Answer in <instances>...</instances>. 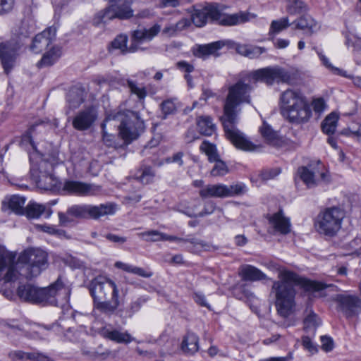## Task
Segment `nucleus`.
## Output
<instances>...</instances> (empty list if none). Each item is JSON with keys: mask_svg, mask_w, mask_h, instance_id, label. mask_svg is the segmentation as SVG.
<instances>
[{"mask_svg": "<svg viewBox=\"0 0 361 361\" xmlns=\"http://www.w3.org/2000/svg\"><path fill=\"white\" fill-rule=\"evenodd\" d=\"M293 80V75L284 68L279 66H267L245 74L228 87V93L224 101L223 115L220 120L226 138L237 149L253 151L256 148L236 127L241 112V105L251 103L252 84L257 82H264L267 85H272L275 82L290 84Z\"/></svg>", "mask_w": 361, "mask_h": 361, "instance_id": "obj_1", "label": "nucleus"}, {"mask_svg": "<svg viewBox=\"0 0 361 361\" xmlns=\"http://www.w3.org/2000/svg\"><path fill=\"white\" fill-rule=\"evenodd\" d=\"M16 253L0 245V292L6 293L20 274L27 279L37 276L48 267L47 253L38 248L23 252L16 262Z\"/></svg>", "mask_w": 361, "mask_h": 361, "instance_id": "obj_2", "label": "nucleus"}, {"mask_svg": "<svg viewBox=\"0 0 361 361\" xmlns=\"http://www.w3.org/2000/svg\"><path fill=\"white\" fill-rule=\"evenodd\" d=\"M279 281H274L271 291L275 295L276 307L278 313L283 317L289 316L295 307V290L293 285L300 286L307 291H319L333 286L324 283L311 281L300 276L294 271L280 270Z\"/></svg>", "mask_w": 361, "mask_h": 361, "instance_id": "obj_3", "label": "nucleus"}, {"mask_svg": "<svg viewBox=\"0 0 361 361\" xmlns=\"http://www.w3.org/2000/svg\"><path fill=\"white\" fill-rule=\"evenodd\" d=\"M71 288L62 276L47 288H39L30 283L18 286L17 294L20 300L32 304L63 307L69 300Z\"/></svg>", "mask_w": 361, "mask_h": 361, "instance_id": "obj_4", "label": "nucleus"}, {"mask_svg": "<svg viewBox=\"0 0 361 361\" xmlns=\"http://www.w3.org/2000/svg\"><path fill=\"white\" fill-rule=\"evenodd\" d=\"M107 126L117 127L121 138L125 142L129 143L137 137L138 131L143 128L144 123L137 112L131 111H118L108 115L102 124L103 142L107 147L117 148L118 145L116 143L115 136L106 131Z\"/></svg>", "mask_w": 361, "mask_h": 361, "instance_id": "obj_5", "label": "nucleus"}, {"mask_svg": "<svg viewBox=\"0 0 361 361\" xmlns=\"http://www.w3.org/2000/svg\"><path fill=\"white\" fill-rule=\"evenodd\" d=\"M88 290L94 307L102 313L112 314L120 306L119 290L111 279L99 275L91 280Z\"/></svg>", "mask_w": 361, "mask_h": 361, "instance_id": "obj_6", "label": "nucleus"}, {"mask_svg": "<svg viewBox=\"0 0 361 361\" xmlns=\"http://www.w3.org/2000/svg\"><path fill=\"white\" fill-rule=\"evenodd\" d=\"M279 100L281 114L288 122L305 123L311 118V106L300 91L287 89L281 94Z\"/></svg>", "mask_w": 361, "mask_h": 361, "instance_id": "obj_7", "label": "nucleus"}, {"mask_svg": "<svg viewBox=\"0 0 361 361\" xmlns=\"http://www.w3.org/2000/svg\"><path fill=\"white\" fill-rule=\"evenodd\" d=\"M116 212V204L113 203L93 205L88 204H73L69 207L66 212L58 213L59 224L68 226L75 219H98L106 215H113Z\"/></svg>", "mask_w": 361, "mask_h": 361, "instance_id": "obj_8", "label": "nucleus"}, {"mask_svg": "<svg viewBox=\"0 0 361 361\" xmlns=\"http://www.w3.org/2000/svg\"><path fill=\"white\" fill-rule=\"evenodd\" d=\"M161 31V25L154 24L149 29L143 28L135 30L133 32L131 38L132 44L129 48L127 47L128 36L121 34L118 35L111 43V49H118L121 54L135 52L141 49L138 44L144 41H151Z\"/></svg>", "mask_w": 361, "mask_h": 361, "instance_id": "obj_9", "label": "nucleus"}, {"mask_svg": "<svg viewBox=\"0 0 361 361\" xmlns=\"http://www.w3.org/2000/svg\"><path fill=\"white\" fill-rule=\"evenodd\" d=\"M30 176L32 180L45 190H51L56 185L57 180L52 174L54 166L52 164L42 157V154L30 153Z\"/></svg>", "mask_w": 361, "mask_h": 361, "instance_id": "obj_10", "label": "nucleus"}, {"mask_svg": "<svg viewBox=\"0 0 361 361\" xmlns=\"http://www.w3.org/2000/svg\"><path fill=\"white\" fill-rule=\"evenodd\" d=\"M343 217V212L340 208H326L317 216L315 228L319 233L334 236L341 229Z\"/></svg>", "mask_w": 361, "mask_h": 361, "instance_id": "obj_11", "label": "nucleus"}, {"mask_svg": "<svg viewBox=\"0 0 361 361\" xmlns=\"http://www.w3.org/2000/svg\"><path fill=\"white\" fill-rule=\"evenodd\" d=\"M247 191L243 183L227 185L223 183L208 184L199 191V196L202 200L210 198H226L239 196Z\"/></svg>", "mask_w": 361, "mask_h": 361, "instance_id": "obj_12", "label": "nucleus"}, {"mask_svg": "<svg viewBox=\"0 0 361 361\" xmlns=\"http://www.w3.org/2000/svg\"><path fill=\"white\" fill-rule=\"evenodd\" d=\"M298 174L309 188L316 187L322 183H327L330 181V175L320 161L310 164L307 166L299 167Z\"/></svg>", "mask_w": 361, "mask_h": 361, "instance_id": "obj_13", "label": "nucleus"}, {"mask_svg": "<svg viewBox=\"0 0 361 361\" xmlns=\"http://www.w3.org/2000/svg\"><path fill=\"white\" fill-rule=\"evenodd\" d=\"M23 45L22 37H19V39L13 38L10 41L0 42V60L6 74H8L16 66Z\"/></svg>", "mask_w": 361, "mask_h": 361, "instance_id": "obj_14", "label": "nucleus"}, {"mask_svg": "<svg viewBox=\"0 0 361 361\" xmlns=\"http://www.w3.org/2000/svg\"><path fill=\"white\" fill-rule=\"evenodd\" d=\"M227 7L224 5L216 4L214 11L215 22L223 26H234L240 25L251 19H254L257 16L249 12L240 11L233 14L224 13V11Z\"/></svg>", "mask_w": 361, "mask_h": 361, "instance_id": "obj_15", "label": "nucleus"}, {"mask_svg": "<svg viewBox=\"0 0 361 361\" xmlns=\"http://www.w3.org/2000/svg\"><path fill=\"white\" fill-rule=\"evenodd\" d=\"M335 301L338 304V310L347 319L357 317L361 313V299L355 295L338 294Z\"/></svg>", "mask_w": 361, "mask_h": 361, "instance_id": "obj_16", "label": "nucleus"}, {"mask_svg": "<svg viewBox=\"0 0 361 361\" xmlns=\"http://www.w3.org/2000/svg\"><path fill=\"white\" fill-rule=\"evenodd\" d=\"M97 117L98 112L97 108L90 105L80 110L74 116L72 120V126L77 130H87L94 125Z\"/></svg>", "mask_w": 361, "mask_h": 361, "instance_id": "obj_17", "label": "nucleus"}, {"mask_svg": "<svg viewBox=\"0 0 361 361\" xmlns=\"http://www.w3.org/2000/svg\"><path fill=\"white\" fill-rule=\"evenodd\" d=\"M63 191L68 195L77 196H94L101 192V187L77 180H66Z\"/></svg>", "mask_w": 361, "mask_h": 361, "instance_id": "obj_18", "label": "nucleus"}, {"mask_svg": "<svg viewBox=\"0 0 361 361\" xmlns=\"http://www.w3.org/2000/svg\"><path fill=\"white\" fill-rule=\"evenodd\" d=\"M233 44V41L231 39H224L213 42L209 44L197 45L193 48V54L202 59H208L210 56L217 57L220 55L219 51L224 47L230 48V45Z\"/></svg>", "mask_w": 361, "mask_h": 361, "instance_id": "obj_19", "label": "nucleus"}, {"mask_svg": "<svg viewBox=\"0 0 361 361\" xmlns=\"http://www.w3.org/2000/svg\"><path fill=\"white\" fill-rule=\"evenodd\" d=\"M56 27L51 26L35 35L30 46V50L38 54L46 49L56 39Z\"/></svg>", "mask_w": 361, "mask_h": 361, "instance_id": "obj_20", "label": "nucleus"}, {"mask_svg": "<svg viewBox=\"0 0 361 361\" xmlns=\"http://www.w3.org/2000/svg\"><path fill=\"white\" fill-rule=\"evenodd\" d=\"M268 220L274 234L286 235L290 232V219L283 215L281 209L271 215Z\"/></svg>", "mask_w": 361, "mask_h": 361, "instance_id": "obj_21", "label": "nucleus"}, {"mask_svg": "<svg viewBox=\"0 0 361 361\" xmlns=\"http://www.w3.org/2000/svg\"><path fill=\"white\" fill-rule=\"evenodd\" d=\"M99 333L104 338L117 343L128 344L134 341V338L128 331H122L111 325L102 328Z\"/></svg>", "mask_w": 361, "mask_h": 361, "instance_id": "obj_22", "label": "nucleus"}, {"mask_svg": "<svg viewBox=\"0 0 361 361\" xmlns=\"http://www.w3.org/2000/svg\"><path fill=\"white\" fill-rule=\"evenodd\" d=\"M216 4H209L200 10H195V13L191 16L190 22L197 27L204 26L209 18L212 21H215V15L214 14L216 10Z\"/></svg>", "mask_w": 361, "mask_h": 361, "instance_id": "obj_23", "label": "nucleus"}, {"mask_svg": "<svg viewBox=\"0 0 361 361\" xmlns=\"http://www.w3.org/2000/svg\"><path fill=\"white\" fill-rule=\"evenodd\" d=\"M230 48L235 49L238 54L247 57L250 59H257L260 55L267 51V49L263 47L247 44H238L234 41L233 44L230 45Z\"/></svg>", "mask_w": 361, "mask_h": 361, "instance_id": "obj_24", "label": "nucleus"}, {"mask_svg": "<svg viewBox=\"0 0 361 361\" xmlns=\"http://www.w3.org/2000/svg\"><path fill=\"white\" fill-rule=\"evenodd\" d=\"M238 275L244 281H259L269 279L264 272L250 264L240 266L238 270Z\"/></svg>", "mask_w": 361, "mask_h": 361, "instance_id": "obj_25", "label": "nucleus"}, {"mask_svg": "<svg viewBox=\"0 0 361 361\" xmlns=\"http://www.w3.org/2000/svg\"><path fill=\"white\" fill-rule=\"evenodd\" d=\"M85 90L82 87L71 88L66 96L68 107L70 109L78 108L85 102Z\"/></svg>", "mask_w": 361, "mask_h": 361, "instance_id": "obj_26", "label": "nucleus"}, {"mask_svg": "<svg viewBox=\"0 0 361 361\" xmlns=\"http://www.w3.org/2000/svg\"><path fill=\"white\" fill-rule=\"evenodd\" d=\"M109 3L116 11L118 18L128 19L133 16V0H110Z\"/></svg>", "mask_w": 361, "mask_h": 361, "instance_id": "obj_27", "label": "nucleus"}, {"mask_svg": "<svg viewBox=\"0 0 361 361\" xmlns=\"http://www.w3.org/2000/svg\"><path fill=\"white\" fill-rule=\"evenodd\" d=\"M61 55V47L54 46L43 54L42 59L37 62V66L39 68L51 66L60 59Z\"/></svg>", "mask_w": 361, "mask_h": 361, "instance_id": "obj_28", "label": "nucleus"}, {"mask_svg": "<svg viewBox=\"0 0 361 361\" xmlns=\"http://www.w3.org/2000/svg\"><path fill=\"white\" fill-rule=\"evenodd\" d=\"M181 350L184 354L192 355L199 350V338L192 332H188L181 343Z\"/></svg>", "mask_w": 361, "mask_h": 361, "instance_id": "obj_29", "label": "nucleus"}, {"mask_svg": "<svg viewBox=\"0 0 361 361\" xmlns=\"http://www.w3.org/2000/svg\"><path fill=\"white\" fill-rule=\"evenodd\" d=\"M294 30H307L310 35L317 27L315 20L308 14L304 13L291 23Z\"/></svg>", "mask_w": 361, "mask_h": 361, "instance_id": "obj_30", "label": "nucleus"}, {"mask_svg": "<svg viewBox=\"0 0 361 361\" xmlns=\"http://www.w3.org/2000/svg\"><path fill=\"white\" fill-rule=\"evenodd\" d=\"M196 123L200 133L205 136H211L216 130V125L209 116H198Z\"/></svg>", "mask_w": 361, "mask_h": 361, "instance_id": "obj_31", "label": "nucleus"}, {"mask_svg": "<svg viewBox=\"0 0 361 361\" xmlns=\"http://www.w3.org/2000/svg\"><path fill=\"white\" fill-rule=\"evenodd\" d=\"M43 213H45V217L49 218L52 214V210L46 206L37 203H30L25 207V214L28 219H38Z\"/></svg>", "mask_w": 361, "mask_h": 361, "instance_id": "obj_32", "label": "nucleus"}, {"mask_svg": "<svg viewBox=\"0 0 361 361\" xmlns=\"http://www.w3.org/2000/svg\"><path fill=\"white\" fill-rule=\"evenodd\" d=\"M155 176V171L148 165L142 164L135 174V178L142 184H149Z\"/></svg>", "mask_w": 361, "mask_h": 361, "instance_id": "obj_33", "label": "nucleus"}, {"mask_svg": "<svg viewBox=\"0 0 361 361\" xmlns=\"http://www.w3.org/2000/svg\"><path fill=\"white\" fill-rule=\"evenodd\" d=\"M46 123L47 122L43 120H38L34 124L30 126L27 130L22 135L20 145L24 147H26L27 145H29L33 149V152L32 153L38 152L36 145L33 141L32 135L35 133V129L38 126Z\"/></svg>", "mask_w": 361, "mask_h": 361, "instance_id": "obj_34", "label": "nucleus"}, {"mask_svg": "<svg viewBox=\"0 0 361 361\" xmlns=\"http://www.w3.org/2000/svg\"><path fill=\"white\" fill-rule=\"evenodd\" d=\"M115 267L126 272L132 273L143 278H150L153 275L152 271H151L148 268L144 269L129 264L123 263L122 262H116Z\"/></svg>", "mask_w": 361, "mask_h": 361, "instance_id": "obj_35", "label": "nucleus"}, {"mask_svg": "<svg viewBox=\"0 0 361 361\" xmlns=\"http://www.w3.org/2000/svg\"><path fill=\"white\" fill-rule=\"evenodd\" d=\"M305 312L307 315L305 317L303 320L304 329L307 332H314L316 329L321 324V320L318 315L314 313L311 308L307 307Z\"/></svg>", "mask_w": 361, "mask_h": 361, "instance_id": "obj_36", "label": "nucleus"}, {"mask_svg": "<svg viewBox=\"0 0 361 361\" xmlns=\"http://www.w3.org/2000/svg\"><path fill=\"white\" fill-rule=\"evenodd\" d=\"M12 355L14 358L20 360H30L35 361H55L49 357L39 352L25 353L21 350H17L14 351L12 353Z\"/></svg>", "mask_w": 361, "mask_h": 361, "instance_id": "obj_37", "label": "nucleus"}, {"mask_svg": "<svg viewBox=\"0 0 361 361\" xmlns=\"http://www.w3.org/2000/svg\"><path fill=\"white\" fill-rule=\"evenodd\" d=\"M114 18H118L117 13L115 9L112 7V5H110L104 8L99 11L94 16L93 19V23L94 25H99L100 23H106V22L113 20Z\"/></svg>", "mask_w": 361, "mask_h": 361, "instance_id": "obj_38", "label": "nucleus"}, {"mask_svg": "<svg viewBox=\"0 0 361 361\" xmlns=\"http://www.w3.org/2000/svg\"><path fill=\"white\" fill-rule=\"evenodd\" d=\"M307 10V6L300 0H289L287 1L286 11L291 16L302 15Z\"/></svg>", "mask_w": 361, "mask_h": 361, "instance_id": "obj_39", "label": "nucleus"}, {"mask_svg": "<svg viewBox=\"0 0 361 361\" xmlns=\"http://www.w3.org/2000/svg\"><path fill=\"white\" fill-rule=\"evenodd\" d=\"M338 116L336 113H331L322 123V130L327 135L334 134L337 126Z\"/></svg>", "mask_w": 361, "mask_h": 361, "instance_id": "obj_40", "label": "nucleus"}, {"mask_svg": "<svg viewBox=\"0 0 361 361\" xmlns=\"http://www.w3.org/2000/svg\"><path fill=\"white\" fill-rule=\"evenodd\" d=\"M200 150L207 156L209 162H213L220 158L216 146L207 140H204L202 142Z\"/></svg>", "mask_w": 361, "mask_h": 361, "instance_id": "obj_41", "label": "nucleus"}, {"mask_svg": "<svg viewBox=\"0 0 361 361\" xmlns=\"http://www.w3.org/2000/svg\"><path fill=\"white\" fill-rule=\"evenodd\" d=\"M292 24L289 22L288 17H283L281 18L274 20L271 21L269 27V35H276L283 30H286Z\"/></svg>", "mask_w": 361, "mask_h": 361, "instance_id": "obj_42", "label": "nucleus"}, {"mask_svg": "<svg viewBox=\"0 0 361 361\" xmlns=\"http://www.w3.org/2000/svg\"><path fill=\"white\" fill-rule=\"evenodd\" d=\"M126 82L130 93L135 94L141 104L144 105L145 99L147 95V88L144 86L138 87L136 82L132 80H127Z\"/></svg>", "mask_w": 361, "mask_h": 361, "instance_id": "obj_43", "label": "nucleus"}, {"mask_svg": "<svg viewBox=\"0 0 361 361\" xmlns=\"http://www.w3.org/2000/svg\"><path fill=\"white\" fill-rule=\"evenodd\" d=\"M212 163L214 164L210 171V175L212 177H222L229 172L228 166L221 158L217 159Z\"/></svg>", "mask_w": 361, "mask_h": 361, "instance_id": "obj_44", "label": "nucleus"}, {"mask_svg": "<svg viewBox=\"0 0 361 361\" xmlns=\"http://www.w3.org/2000/svg\"><path fill=\"white\" fill-rule=\"evenodd\" d=\"M25 203V197L19 195H13L9 200L8 207L16 214H23L24 213Z\"/></svg>", "mask_w": 361, "mask_h": 361, "instance_id": "obj_45", "label": "nucleus"}, {"mask_svg": "<svg viewBox=\"0 0 361 361\" xmlns=\"http://www.w3.org/2000/svg\"><path fill=\"white\" fill-rule=\"evenodd\" d=\"M341 134L359 140L361 138V125L353 123L348 128L343 130Z\"/></svg>", "mask_w": 361, "mask_h": 361, "instance_id": "obj_46", "label": "nucleus"}, {"mask_svg": "<svg viewBox=\"0 0 361 361\" xmlns=\"http://www.w3.org/2000/svg\"><path fill=\"white\" fill-rule=\"evenodd\" d=\"M260 133L262 137L269 142H272L277 138L276 133L272 130L270 126L264 123L260 128Z\"/></svg>", "mask_w": 361, "mask_h": 361, "instance_id": "obj_47", "label": "nucleus"}, {"mask_svg": "<svg viewBox=\"0 0 361 361\" xmlns=\"http://www.w3.org/2000/svg\"><path fill=\"white\" fill-rule=\"evenodd\" d=\"M184 153L183 152H178L173 154L171 156L165 158L161 164H171L174 163L178 164L179 167H183L184 166L183 157Z\"/></svg>", "mask_w": 361, "mask_h": 361, "instance_id": "obj_48", "label": "nucleus"}, {"mask_svg": "<svg viewBox=\"0 0 361 361\" xmlns=\"http://www.w3.org/2000/svg\"><path fill=\"white\" fill-rule=\"evenodd\" d=\"M160 108L162 114H164V118H165L168 115L172 114L176 112V106L171 99H167L161 102L160 104Z\"/></svg>", "mask_w": 361, "mask_h": 361, "instance_id": "obj_49", "label": "nucleus"}, {"mask_svg": "<svg viewBox=\"0 0 361 361\" xmlns=\"http://www.w3.org/2000/svg\"><path fill=\"white\" fill-rule=\"evenodd\" d=\"M216 203L213 200H206L204 202L202 210L196 214V217H203L207 215L212 214L216 209Z\"/></svg>", "mask_w": 361, "mask_h": 361, "instance_id": "obj_50", "label": "nucleus"}, {"mask_svg": "<svg viewBox=\"0 0 361 361\" xmlns=\"http://www.w3.org/2000/svg\"><path fill=\"white\" fill-rule=\"evenodd\" d=\"M90 319L91 316L90 314H84L77 312L72 313V319L78 324L80 326L85 327L86 324Z\"/></svg>", "mask_w": 361, "mask_h": 361, "instance_id": "obj_51", "label": "nucleus"}, {"mask_svg": "<svg viewBox=\"0 0 361 361\" xmlns=\"http://www.w3.org/2000/svg\"><path fill=\"white\" fill-rule=\"evenodd\" d=\"M317 54L319 57V59L322 61L323 65L326 66L327 68L331 70L334 73L343 75V71L342 70L339 69L338 68H336L333 66V65L330 63L329 59L324 55L321 51H317Z\"/></svg>", "mask_w": 361, "mask_h": 361, "instance_id": "obj_52", "label": "nucleus"}, {"mask_svg": "<svg viewBox=\"0 0 361 361\" xmlns=\"http://www.w3.org/2000/svg\"><path fill=\"white\" fill-rule=\"evenodd\" d=\"M15 0H0V16L9 13L13 8Z\"/></svg>", "mask_w": 361, "mask_h": 361, "instance_id": "obj_53", "label": "nucleus"}, {"mask_svg": "<svg viewBox=\"0 0 361 361\" xmlns=\"http://www.w3.org/2000/svg\"><path fill=\"white\" fill-rule=\"evenodd\" d=\"M161 235H163V233L155 230L140 233V235L142 237H148V238H145L146 240H150L153 242L162 240Z\"/></svg>", "mask_w": 361, "mask_h": 361, "instance_id": "obj_54", "label": "nucleus"}, {"mask_svg": "<svg viewBox=\"0 0 361 361\" xmlns=\"http://www.w3.org/2000/svg\"><path fill=\"white\" fill-rule=\"evenodd\" d=\"M146 302V299L143 298H138L135 300L132 301L128 307V311L130 312V316L134 313L138 312L142 305Z\"/></svg>", "mask_w": 361, "mask_h": 361, "instance_id": "obj_55", "label": "nucleus"}, {"mask_svg": "<svg viewBox=\"0 0 361 361\" xmlns=\"http://www.w3.org/2000/svg\"><path fill=\"white\" fill-rule=\"evenodd\" d=\"M192 299L194 301L199 305L202 307H205L208 310H211V306L207 302L205 295L200 292H195L192 294Z\"/></svg>", "mask_w": 361, "mask_h": 361, "instance_id": "obj_56", "label": "nucleus"}, {"mask_svg": "<svg viewBox=\"0 0 361 361\" xmlns=\"http://www.w3.org/2000/svg\"><path fill=\"white\" fill-rule=\"evenodd\" d=\"M322 348L326 352H329L334 348V341L332 338L327 336L321 337Z\"/></svg>", "mask_w": 361, "mask_h": 361, "instance_id": "obj_57", "label": "nucleus"}, {"mask_svg": "<svg viewBox=\"0 0 361 361\" xmlns=\"http://www.w3.org/2000/svg\"><path fill=\"white\" fill-rule=\"evenodd\" d=\"M105 238L110 242L114 243L118 245H122L127 241V238L124 236H120L114 233H107Z\"/></svg>", "mask_w": 361, "mask_h": 361, "instance_id": "obj_58", "label": "nucleus"}, {"mask_svg": "<svg viewBox=\"0 0 361 361\" xmlns=\"http://www.w3.org/2000/svg\"><path fill=\"white\" fill-rule=\"evenodd\" d=\"M176 67L181 71L185 72V73H190L195 69L193 65L189 63L188 62H187L185 61H180L177 62Z\"/></svg>", "mask_w": 361, "mask_h": 361, "instance_id": "obj_59", "label": "nucleus"}, {"mask_svg": "<svg viewBox=\"0 0 361 361\" xmlns=\"http://www.w3.org/2000/svg\"><path fill=\"white\" fill-rule=\"evenodd\" d=\"M302 343L303 347L312 353L317 352V348L308 336H302Z\"/></svg>", "mask_w": 361, "mask_h": 361, "instance_id": "obj_60", "label": "nucleus"}, {"mask_svg": "<svg viewBox=\"0 0 361 361\" xmlns=\"http://www.w3.org/2000/svg\"><path fill=\"white\" fill-rule=\"evenodd\" d=\"M279 170L276 169H267L262 172L261 178L264 180L274 178L279 173Z\"/></svg>", "mask_w": 361, "mask_h": 361, "instance_id": "obj_61", "label": "nucleus"}, {"mask_svg": "<svg viewBox=\"0 0 361 361\" xmlns=\"http://www.w3.org/2000/svg\"><path fill=\"white\" fill-rule=\"evenodd\" d=\"M65 262L73 269H80L82 267V262L73 256L67 257Z\"/></svg>", "mask_w": 361, "mask_h": 361, "instance_id": "obj_62", "label": "nucleus"}, {"mask_svg": "<svg viewBox=\"0 0 361 361\" xmlns=\"http://www.w3.org/2000/svg\"><path fill=\"white\" fill-rule=\"evenodd\" d=\"M312 104L314 111L318 113L322 112L324 110L325 106L324 101L322 98L314 99Z\"/></svg>", "mask_w": 361, "mask_h": 361, "instance_id": "obj_63", "label": "nucleus"}, {"mask_svg": "<svg viewBox=\"0 0 361 361\" xmlns=\"http://www.w3.org/2000/svg\"><path fill=\"white\" fill-rule=\"evenodd\" d=\"M290 44V40L287 39L279 38L274 42V45L277 49H285Z\"/></svg>", "mask_w": 361, "mask_h": 361, "instance_id": "obj_64", "label": "nucleus"}]
</instances>
